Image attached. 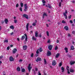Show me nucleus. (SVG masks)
<instances>
[{"label":"nucleus","instance_id":"obj_1","mask_svg":"<svg viewBox=\"0 0 75 75\" xmlns=\"http://www.w3.org/2000/svg\"><path fill=\"white\" fill-rule=\"evenodd\" d=\"M28 69L29 72H31V70L32 69V67H31L30 64H29L28 67Z\"/></svg>","mask_w":75,"mask_h":75},{"label":"nucleus","instance_id":"obj_2","mask_svg":"<svg viewBox=\"0 0 75 75\" xmlns=\"http://www.w3.org/2000/svg\"><path fill=\"white\" fill-rule=\"evenodd\" d=\"M27 4H24V8H25L24 9V10L25 11H27L28 10L27 9V8H28V7H27Z\"/></svg>","mask_w":75,"mask_h":75},{"label":"nucleus","instance_id":"obj_3","mask_svg":"<svg viewBox=\"0 0 75 75\" xmlns=\"http://www.w3.org/2000/svg\"><path fill=\"white\" fill-rule=\"evenodd\" d=\"M51 52L50 51H48L47 54V57H49L50 56H51Z\"/></svg>","mask_w":75,"mask_h":75},{"label":"nucleus","instance_id":"obj_4","mask_svg":"<svg viewBox=\"0 0 75 75\" xmlns=\"http://www.w3.org/2000/svg\"><path fill=\"white\" fill-rule=\"evenodd\" d=\"M9 61L10 62H11L12 61H14V59L13 58V57L11 56L9 57Z\"/></svg>","mask_w":75,"mask_h":75},{"label":"nucleus","instance_id":"obj_5","mask_svg":"<svg viewBox=\"0 0 75 75\" xmlns=\"http://www.w3.org/2000/svg\"><path fill=\"white\" fill-rule=\"evenodd\" d=\"M52 65L53 66H55L57 65V62L55 61V60H54L52 61Z\"/></svg>","mask_w":75,"mask_h":75},{"label":"nucleus","instance_id":"obj_6","mask_svg":"<svg viewBox=\"0 0 75 75\" xmlns=\"http://www.w3.org/2000/svg\"><path fill=\"white\" fill-rule=\"evenodd\" d=\"M53 46L52 45H49L48 46V48L49 50H52Z\"/></svg>","mask_w":75,"mask_h":75},{"label":"nucleus","instance_id":"obj_7","mask_svg":"<svg viewBox=\"0 0 75 75\" xmlns=\"http://www.w3.org/2000/svg\"><path fill=\"white\" fill-rule=\"evenodd\" d=\"M41 60H42L41 58L40 57H37V58L36 61V62H38V61H41Z\"/></svg>","mask_w":75,"mask_h":75},{"label":"nucleus","instance_id":"obj_8","mask_svg":"<svg viewBox=\"0 0 75 75\" xmlns=\"http://www.w3.org/2000/svg\"><path fill=\"white\" fill-rule=\"evenodd\" d=\"M23 17H25L26 18V19H28V15L25 14H23Z\"/></svg>","mask_w":75,"mask_h":75},{"label":"nucleus","instance_id":"obj_9","mask_svg":"<svg viewBox=\"0 0 75 75\" xmlns=\"http://www.w3.org/2000/svg\"><path fill=\"white\" fill-rule=\"evenodd\" d=\"M23 17H25L26 18V19H28V15L25 14H23Z\"/></svg>","mask_w":75,"mask_h":75},{"label":"nucleus","instance_id":"obj_10","mask_svg":"<svg viewBox=\"0 0 75 75\" xmlns=\"http://www.w3.org/2000/svg\"><path fill=\"white\" fill-rule=\"evenodd\" d=\"M75 61H71L70 62V64L71 65H74L75 64Z\"/></svg>","mask_w":75,"mask_h":75},{"label":"nucleus","instance_id":"obj_11","mask_svg":"<svg viewBox=\"0 0 75 75\" xmlns=\"http://www.w3.org/2000/svg\"><path fill=\"white\" fill-rule=\"evenodd\" d=\"M23 50H26L27 48V46L26 45L23 46Z\"/></svg>","mask_w":75,"mask_h":75},{"label":"nucleus","instance_id":"obj_12","mask_svg":"<svg viewBox=\"0 0 75 75\" xmlns=\"http://www.w3.org/2000/svg\"><path fill=\"white\" fill-rule=\"evenodd\" d=\"M29 25V23H27L26 26V28L27 31H28V26Z\"/></svg>","mask_w":75,"mask_h":75},{"label":"nucleus","instance_id":"obj_13","mask_svg":"<svg viewBox=\"0 0 75 75\" xmlns=\"http://www.w3.org/2000/svg\"><path fill=\"white\" fill-rule=\"evenodd\" d=\"M61 70H62V72H64V71H65V69L63 67H62L61 68Z\"/></svg>","mask_w":75,"mask_h":75},{"label":"nucleus","instance_id":"obj_14","mask_svg":"<svg viewBox=\"0 0 75 75\" xmlns=\"http://www.w3.org/2000/svg\"><path fill=\"white\" fill-rule=\"evenodd\" d=\"M17 49L16 48H14L13 51V54H15V53H16V51H17Z\"/></svg>","mask_w":75,"mask_h":75},{"label":"nucleus","instance_id":"obj_15","mask_svg":"<svg viewBox=\"0 0 75 75\" xmlns=\"http://www.w3.org/2000/svg\"><path fill=\"white\" fill-rule=\"evenodd\" d=\"M24 35H25V41H27V38H28V37H27V35L26 34V33H25L24 34Z\"/></svg>","mask_w":75,"mask_h":75},{"label":"nucleus","instance_id":"obj_16","mask_svg":"<svg viewBox=\"0 0 75 75\" xmlns=\"http://www.w3.org/2000/svg\"><path fill=\"white\" fill-rule=\"evenodd\" d=\"M64 29L65 30H68V27L67 26H65L64 28Z\"/></svg>","mask_w":75,"mask_h":75},{"label":"nucleus","instance_id":"obj_17","mask_svg":"<svg viewBox=\"0 0 75 75\" xmlns=\"http://www.w3.org/2000/svg\"><path fill=\"white\" fill-rule=\"evenodd\" d=\"M38 32H37V31H36L35 35V37H38Z\"/></svg>","mask_w":75,"mask_h":75},{"label":"nucleus","instance_id":"obj_18","mask_svg":"<svg viewBox=\"0 0 75 75\" xmlns=\"http://www.w3.org/2000/svg\"><path fill=\"white\" fill-rule=\"evenodd\" d=\"M70 72H71V73H73V72H74V70L72 69H70Z\"/></svg>","mask_w":75,"mask_h":75},{"label":"nucleus","instance_id":"obj_19","mask_svg":"<svg viewBox=\"0 0 75 75\" xmlns=\"http://www.w3.org/2000/svg\"><path fill=\"white\" fill-rule=\"evenodd\" d=\"M64 50H65V51H66V53L68 52V48L67 47H65Z\"/></svg>","mask_w":75,"mask_h":75},{"label":"nucleus","instance_id":"obj_20","mask_svg":"<svg viewBox=\"0 0 75 75\" xmlns=\"http://www.w3.org/2000/svg\"><path fill=\"white\" fill-rule=\"evenodd\" d=\"M4 21L5 22L6 24H7V22H8V19H7V18H6L5 19Z\"/></svg>","mask_w":75,"mask_h":75},{"label":"nucleus","instance_id":"obj_21","mask_svg":"<svg viewBox=\"0 0 75 75\" xmlns=\"http://www.w3.org/2000/svg\"><path fill=\"white\" fill-rule=\"evenodd\" d=\"M10 28H11L12 30H13L14 29V26L13 25H11L10 27Z\"/></svg>","mask_w":75,"mask_h":75},{"label":"nucleus","instance_id":"obj_22","mask_svg":"<svg viewBox=\"0 0 75 75\" xmlns=\"http://www.w3.org/2000/svg\"><path fill=\"white\" fill-rule=\"evenodd\" d=\"M16 70L18 71H20L21 70L20 69V68L19 67H18L16 69Z\"/></svg>","mask_w":75,"mask_h":75},{"label":"nucleus","instance_id":"obj_23","mask_svg":"<svg viewBox=\"0 0 75 75\" xmlns=\"http://www.w3.org/2000/svg\"><path fill=\"white\" fill-rule=\"evenodd\" d=\"M63 15H64V16L65 17V18L66 19H67L68 17H67V16L65 13H63Z\"/></svg>","mask_w":75,"mask_h":75},{"label":"nucleus","instance_id":"obj_24","mask_svg":"<svg viewBox=\"0 0 75 75\" xmlns=\"http://www.w3.org/2000/svg\"><path fill=\"white\" fill-rule=\"evenodd\" d=\"M21 71L22 72H24L25 71V70L24 68H23L22 69Z\"/></svg>","mask_w":75,"mask_h":75},{"label":"nucleus","instance_id":"obj_25","mask_svg":"<svg viewBox=\"0 0 75 75\" xmlns=\"http://www.w3.org/2000/svg\"><path fill=\"white\" fill-rule=\"evenodd\" d=\"M24 38H25V36L23 35L22 37V38H21V40H23L24 39Z\"/></svg>","mask_w":75,"mask_h":75},{"label":"nucleus","instance_id":"obj_26","mask_svg":"<svg viewBox=\"0 0 75 75\" xmlns=\"http://www.w3.org/2000/svg\"><path fill=\"white\" fill-rule=\"evenodd\" d=\"M4 42H6V43H8V40H4Z\"/></svg>","mask_w":75,"mask_h":75},{"label":"nucleus","instance_id":"obj_27","mask_svg":"<svg viewBox=\"0 0 75 75\" xmlns=\"http://www.w3.org/2000/svg\"><path fill=\"white\" fill-rule=\"evenodd\" d=\"M59 56V54L58 53L56 54V58H58V57Z\"/></svg>","mask_w":75,"mask_h":75},{"label":"nucleus","instance_id":"obj_28","mask_svg":"<svg viewBox=\"0 0 75 75\" xmlns=\"http://www.w3.org/2000/svg\"><path fill=\"white\" fill-rule=\"evenodd\" d=\"M32 40H34V41H36V38L34 36H33L32 37Z\"/></svg>","mask_w":75,"mask_h":75},{"label":"nucleus","instance_id":"obj_29","mask_svg":"<svg viewBox=\"0 0 75 75\" xmlns=\"http://www.w3.org/2000/svg\"><path fill=\"white\" fill-rule=\"evenodd\" d=\"M43 51V50L42 49V48L41 47H40L39 49V51L40 52H42Z\"/></svg>","mask_w":75,"mask_h":75},{"label":"nucleus","instance_id":"obj_30","mask_svg":"<svg viewBox=\"0 0 75 75\" xmlns=\"http://www.w3.org/2000/svg\"><path fill=\"white\" fill-rule=\"evenodd\" d=\"M67 73L68 74H70V73L69 72V69H68V68H67Z\"/></svg>","mask_w":75,"mask_h":75},{"label":"nucleus","instance_id":"obj_31","mask_svg":"<svg viewBox=\"0 0 75 75\" xmlns=\"http://www.w3.org/2000/svg\"><path fill=\"white\" fill-rule=\"evenodd\" d=\"M71 50H74V47L73 46H71Z\"/></svg>","mask_w":75,"mask_h":75},{"label":"nucleus","instance_id":"obj_32","mask_svg":"<svg viewBox=\"0 0 75 75\" xmlns=\"http://www.w3.org/2000/svg\"><path fill=\"white\" fill-rule=\"evenodd\" d=\"M46 33H47V36H48V37H49L50 36V35H49V32L48 31H47L46 32Z\"/></svg>","mask_w":75,"mask_h":75},{"label":"nucleus","instance_id":"obj_33","mask_svg":"<svg viewBox=\"0 0 75 75\" xmlns=\"http://www.w3.org/2000/svg\"><path fill=\"white\" fill-rule=\"evenodd\" d=\"M44 60L45 64H46V63H47V61H46V59H44Z\"/></svg>","mask_w":75,"mask_h":75},{"label":"nucleus","instance_id":"obj_34","mask_svg":"<svg viewBox=\"0 0 75 75\" xmlns=\"http://www.w3.org/2000/svg\"><path fill=\"white\" fill-rule=\"evenodd\" d=\"M58 46H56L55 47V50H58Z\"/></svg>","mask_w":75,"mask_h":75},{"label":"nucleus","instance_id":"obj_35","mask_svg":"<svg viewBox=\"0 0 75 75\" xmlns=\"http://www.w3.org/2000/svg\"><path fill=\"white\" fill-rule=\"evenodd\" d=\"M62 63L60 62L59 64V67H61V66H62Z\"/></svg>","mask_w":75,"mask_h":75},{"label":"nucleus","instance_id":"obj_36","mask_svg":"<svg viewBox=\"0 0 75 75\" xmlns=\"http://www.w3.org/2000/svg\"><path fill=\"white\" fill-rule=\"evenodd\" d=\"M67 57H69V58H71L72 57V56L69 54H68Z\"/></svg>","mask_w":75,"mask_h":75},{"label":"nucleus","instance_id":"obj_37","mask_svg":"<svg viewBox=\"0 0 75 75\" xmlns=\"http://www.w3.org/2000/svg\"><path fill=\"white\" fill-rule=\"evenodd\" d=\"M23 3H21V7H23Z\"/></svg>","mask_w":75,"mask_h":75},{"label":"nucleus","instance_id":"obj_38","mask_svg":"<svg viewBox=\"0 0 75 75\" xmlns=\"http://www.w3.org/2000/svg\"><path fill=\"white\" fill-rule=\"evenodd\" d=\"M47 7H49V8H51V7L50 6V5L49 4H48V6H47Z\"/></svg>","mask_w":75,"mask_h":75},{"label":"nucleus","instance_id":"obj_39","mask_svg":"<svg viewBox=\"0 0 75 75\" xmlns=\"http://www.w3.org/2000/svg\"><path fill=\"white\" fill-rule=\"evenodd\" d=\"M62 23H63L64 24L65 23H66V21L64 20H63L62 21Z\"/></svg>","mask_w":75,"mask_h":75},{"label":"nucleus","instance_id":"obj_40","mask_svg":"<svg viewBox=\"0 0 75 75\" xmlns=\"http://www.w3.org/2000/svg\"><path fill=\"white\" fill-rule=\"evenodd\" d=\"M42 2L43 4H45L46 3V2L44 0H42Z\"/></svg>","mask_w":75,"mask_h":75},{"label":"nucleus","instance_id":"obj_41","mask_svg":"<svg viewBox=\"0 0 75 75\" xmlns=\"http://www.w3.org/2000/svg\"><path fill=\"white\" fill-rule=\"evenodd\" d=\"M71 15H70L69 16H68V18L69 19H71Z\"/></svg>","mask_w":75,"mask_h":75},{"label":"nucleus","instance_id":"obj_42","mask_svg":"<svg viewBox=\"0 0 75 75\" xmlns=\"http://www.w3.org/2000/svg\"><path fill=\"white\" fill-rule=\"evenodd\" d=\"M19 10L21 11H23V10L22 9V7H21L19 8Z\"/></svg>","mask_w":75,"mask_h":75},{"label":"nucleus","instance_id":"obj_43","mask_svg":"<svg viewBox=\"0 0 75 75\" xmlns=\"http://www.w3.org/2000/svg\"><path fill=\"white\" fill-rule=\"evenodd\" d=\"M67 13H68V12H67V10H66L64 13V14H67Z\"/></svg>","mask_w":75,"mask_h":75},{"label":"nucleus","instance_id":"obj_44","mask_svg":"<svg viewBox=\"0 0 75 75\" xmlns=\"http://www.w3.org/2000/svg\"><path fill=\"white\" fill-rule=\"evenodd\" d=\"M39 49L37 50L36 51V53L37 54H39Z\"/></svg>","mask_w":75,"mask_h":75},{"label":"nucleus","instance_id":"obj_45","mask_svg":"<svg viewBox=\"0 0 75 75\" xmlns=\"http://www.w3.org/2000/svg\"><path fill=\"white\" fill-rule=\"evenodd\" d=\"M43 16H47V14H46V13H44V14H43Z\"/></svg>","mask_w":75,"mask_h":75},{"label":"nucleus","instance_id":"obj_46","mask_svg":"<svg viewBox=\"0 0 75 75\" xmlns=\"http://www.w3.org/2000/svg\"><path fill=\"white\" fill-rule=\"evenodd\" d=\"M17 20H14V23H17Z\"/></svg>","mask_w":75,"mask_h":75},{"label":"nucleus","instance_id":"obj_47","mask_svg":"<svg viewBox=\"0 0 75 75\" xmlns=\"http://www.w3.org/2000/svg\"><path fill=\"white\" fill-rule=\"evenodd\" d=\"M7 50H10V46H8V47H7Z\"/></svg>","mask_w":75,"mask_h":75},{"label":"nucleus","instance_id":"obj_48","mask_svg":"<svg viewBox=\"0 0 75 75\" xmlns=\"http://www.w3.org/2000/svg\"><path fill=\"white\" fill-rule=\"evenodd\" d=\"M33 26H35V25H36V23H33Z\"/></svg>","mask_w":75,"mask_h":75},{"label":"nucleus","instance_id":"obj_49","mask_svg":"<svg viewBox=\"0 0 75 75\" xmlns=\"http://www.w3.org/2000/svg\"><path fill=\"white\" fill-rule=\"evenodd\" d=\"M33 73L34 74V75H35V74H36V72H35V71L34 70H33Z\"/></svg>","mask_w":75,"mask_h":75},{"label":"nucleus","instance_id":"obj_50","mask_svg":"<svg viewBox=\"0 0 75 75\" xmlns=\"http://www.w3.org/2000/svg\"><path fill=\"white\" fill-rule=\"evenodd\" d=\"M19 6V5H18V4H17L16 5V7H18V6Z\"/></svg>","mask_w":75,"mask_h":75},{"label":"nucleus","instance_id":"obj_51","mask_svg":"<svg viewBox=\"0 0 75 75\" xmlns=\"http://www.w3.org/2000/svg\"><path fill=\"white\" fill-rule=\"evenodd\" d=\"M59 7H61V2H59Z\"/></svg>","mask_w":75,"mask_h":75},{"label":"nucleus","instance_id":"obj_52","mask_svg":"<svg viewBox=\"0 0 75 75\" xmlns=\"http://www.w3.org/2000/svg\"><path fill=\"white\" fill-rule=\"evenodd\" d=\"M38 75H41V74L40 73V71H38Z\"/></svg>","mask_w":75,"mask_h":75},{"label":"nucleus","instance_id":"obj_53","mask_svg":"<svg viewBox=\"0 0 75 75\" xmlns=\"http://www.w3.org/2000/svg\"><path fill=\"white\" fill-rule=\"evenodd\" d=\"M3 55H1L0 57V59H1L2 58H3Z\"/></svg>","mask_w":75,"mask_h":75},{"label":"nucleus","instance_id":"obj_54","mask_svg":"<svg viewBox=\"0 0 75 75\" xmlns=\"http://www.w3.org/2000/svg\"><path fill=\"white\" fill-rule=\"evenodd\" d=\"M3 74L4 75H6V72L4 71L3 72Z\"/></svg>","mask_w":75,"mask_h":75},{"label":"nucleus","instance_id":"obj_55","mask_svg":"<svg viewBox=\"0 0 75 75\" xmlns=\"http://www.w3.org/2000/svg\"><path fill=\"white\" fill-rule=\"evenodd\" d=\"M33 55H34V54L33 53H32L31 54V57H33Z\"/></svg>","mask_w":75,"mask_h":75},{"label":"nucleus","instance_id":"obj_56","mask_svg":"<svg viewBox=\"0 0 75 75\" xmlns=\"http://www.w3.org/2000/svg\"><path fill=\"white\" fill-rule=\"evenodd\" d=\"M35 71H38V69L37 68H35Z\"/></svg>","mask_w":75,"mask_h":75},{"label":"nucleus","instance_id":"obj_57","mask_svg":"<svg viewBox=\"0 0 75 75\" xmlns=\"http://www.w3.org/2000/svg\"><path fill=\"white\" fill-rule=\"evenodd\" d=\"M70 22L71 23H73V21H71V20H70Z\"/></svg>","mask_w":75,"mask_h":75},{"label":"nucleus","instance_id":"obj_58","mask_svg":"<svg viewBox=\"0 0 75 75\" xmlns=\"http://www.w3.org/2000/svg\"><path fill=\"white\" fill-rule=\"evenodd\" d=\"M47 43H50V40H48L47 41Z\"/></svg>","mask_w":75,"mask_h":75},{"label":"nucleus","instance_id":"obj_59","mask_svg":"<svg viewBox=\"0 0 75 75\" xmlns=\"http://www.w3.org/2000/svg\"><path fill=\"white\" fill-rule=\"evenodd\" d=\"M23 61V60L22 59H20L19 60V62H22Z\"/></svg>","mask_w":75,"mask_h":75},{"label":"nucleus","instance_id":"obj_60","mask_svg":"<svg viewBox=\"0 0 75 75\" xmlns=\"http://www.w3.org/2000/svg\"><path fill=\"white\" fill-rule=\"evenodd\" d=\"M71 35H70V34L69 33H68V37H71Z\"/></svg>","mask_w":75,"mask_h":75},{"label":"nucleus","instance_id":"obj_61","mask_svg":"<svg viewBox=\"0 0 75 75\" xmlns=\"http://www.w3.org/2000/svg\"><path fill=\"white\" fill-rule=\"evenodd\" d=\"M75 31H73L72 32V34H75Z\"/></svg>","mask_w":75,"mask_h":75},{"label":"nucleus","instance_id":"obj_62","mask_svg":"<svg viewBox=\"0 0 75 75\" xmlns=\"http://www.w3.org/2000/svg\"><path fill=\"white\" fill-rule=\"evenodd\" d=\"M39 37H42V36L41 35V34H40L39 36Z\"/></svg>","mask_w":75,"mask_h":75},{"label":"nucleus","instance_id":"obj_63","mask_svg":"<svg viewBox=\"0 0 75 75\" xmlns=\"http://www.w3.org/2000/svg\"><path fill=\"white\" fill-rule=\"evenodd\" d=\"M4 21H2L1 22V24H4Z\"/></svg>","mask_w":75,"mask_h":75},{"label":"nucleus","instance_id":"obj_64","mask_svg":"<svg viewBox=\"0 0 75 75\" xmlns=\"http://www.w3.org/2000/svg\"><path fill=\"white\" fill-rule=\"evenodd\" d=\"M10 47H13V45H11L10 46Z\"/></svg>","mask_w":75,"mask_h":75}]
</instances>
